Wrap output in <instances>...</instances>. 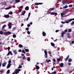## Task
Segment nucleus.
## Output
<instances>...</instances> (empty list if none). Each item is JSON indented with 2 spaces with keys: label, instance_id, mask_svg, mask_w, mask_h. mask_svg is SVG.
Instances as JSON below:
<instances>
[{
  "label": "nucleus",
  "instance_id": "nucleus-1",
  "mask_svg": "<svg viewBox=\"0 0 74 74\" xmlns=\"http://www.w3.org/2000/svg\"><path fill=\"white\" fill-rule=\"evenodd\" d=\"M3 34L5 36H8V35H10V34H11V32H10V31H8L3 33V32L2 31H0V34Z\"/></svg>",
  "mask_w": 74,
  "mask_h": 74
},
{
  "label": "nucleus",
  "instance_id": "nucleus-2",
  "mask_svg": "<svg viewBox=\"0 0 74 74\" xmlns=\"http://www.w3.org/2000/svg\"><path fill=\"white\" fill-rule=\"evenodd\" d=\"M74 21V18L69 19L68 21H66L65 23H69L70 22H71V21Z\"/></svg>",
  "mask_w": 74,
  "mask_h": 74
},
{
  "label": "nucleus",
  "instance_id": "nucleus-3",
  "mask_svg": "<svg viewBox=\"0 0 74 74\" xmlns=\"http://www.w3.org/2000/svg\"><path fill=\"white\" fill-rule=\"evenodd\" d=\"M44 53H45V57L47 58H48V53H47V51L46 50H44Z\"/></svg>",
  "mask_w": 74,
  "mask_h": 74
},
{
  "label": "nucleus",
  "instance_id": "nucleus-4",
  "mask_svg": "<svg viewBox=\"0 0 74 74\" xmlns=\"http://www.w3.org/2000/svg\"><path fill=\"white\" fill-rule=\"evenodd\" d=\"M51 15H54L55 16H56V15H58V13H57L56 12H51Z\"/></svg>",
  "mask_w": 74,
  "mask_h": 74
},
{
  "label": "nucleus",
  "instance_id": "nucleus-5",
  "mask_svg": "<svg viewBox=\"0 0 74 74\" xmlns=\"http://www.w3.org/2000/svg\"><path fill=\"white\" fill-rule=\"evenodd\" d=\"M9 24H8V28L9 29H11V28L12 26H11V25H12V23H8Z\"/></svg>",
  "mask_w": 74,
  "mask_h": 74
},
{
  "label": "nucleus",
  "instance_id": "nucleus-6",
  "mask_svg": "<svg viewBox=\"0 0 74 74\" xmlns=\"http://www.w3.org/2000/svg\"><path fill=\"white\" fill-rule=\"evenodd\" d=\"M65 34V30L64 31V32L62 31L61 33V36L60 37H63L64 35Z\"/></svg>",
  "mask_w": 74,
  "mask_h": 74
},
{
  "label": "nucleus",
  "instance_id": "nucleus-7",
  "mask_svg": "<svg viewBox=\"0 0 74 74\" xmlns=\"http://www.w3.org/2000/svg\"><path fill=\"white\" fill-rule=\"evenodd\" d=\"M30 12H29V13L28 16L27 17V18L26 19H24V21H28V19H29V17H30Z\"/></svg>",
  "mask_w": 74,
  "mask_h": 74
},
{
  "label": "nucleus",
  "instance_id": "nucleus-8",
  "mask_svg": "<svg viewBox=\"0 0 74 74\" xmlns=\"http://www.w3.org/2000/svg\"><path fill=\"white\" fill-rule=\"evenodd\" d=\"M9 55H12V53L11 51H9L8 52L7 56H8Z\"/></svg>",
  "mask_w": 74,
  "mask_h": 74
},
{
  "label": "nucleus",
  "instance_id": "nucleus-9",
  "mask_svg": "<svg viewBox=\"0 0 74 74\" xmlns=\"http://www.w3.org/2000/svg\"><path fill=\"white\" fill-rule=\"evenodd\" d=\"M43 4V3H34V6L35 5H41V4Z\"/></svg>",
  "mask_w": 74,
  "mask_h": 74
},
{
  "label": "nucleus",
  "instance_id": "nucleus-10",
  "mask_svg": "<svg viewBox=\"0 0 74 74\" xmlns=\"http://www.w3.org/2000/svg\"><path fill=\"white\" fill-rule=\"evenodd\" d=\"M4 17L5 18H10V15L8 14H7L6 15H4Z\"/></svg>",
  "mask_w": 74,
  "mask_h": 74
},
{
  "label": "nucleus",
  "instance_id": "nucleus-11",
  "mask_svg": "<svg viewBox=\"0 0 74 74\" xmlns=\"http://www.w3.org/2000/svg\"><path fill=\"white\" fill-rule=\"evenodd\" d=\"M7 64V62H4L2 64V67H5V65Z\"/></svg>",
  "mask_w": 74,
  "mask_h": 74
},
{
  "label": "nucleus",
  "instance_id": "nucleus-12",
  "mask_svg": "<svg viewBox=\"0 0 74 74\" xmlns=\"http://www.w3.org/2000/svg\"><path fill=\"white\" fill-rule=\"evenodd\" d=\"M42 34L43 36H44V37H45V36H46V33H45L44 31H43L42 32Z\"/></svg>",
  "mask_w": 74,
  "mask_h": 74
},
{
  "label": "nucleus",
  "instance_id": "nucleus-13",
  "mask_svg": "<svg viewBox=\"0 0 74 74\" xmlns=\"http://www.w3.org/2000/svg\"><path fill=\"white\" fill-rule=\"evenodd\" d=\"M13 53L14 54H15V55H17V53H18L17 52V51L16 50H14L13 51Z\"/></svg>",
  "mask_w": 74,
  "mask_h": 74
},
{
  "label": "nucleus",
  "instance_id": "nucleus-14",
  "mask_svg": "<svg viewBox=\"0 0 74 74\" xmlns=\"http://www.w3.org/2000/svg\"><path fill=\"white\" fill-rule=\"evenodd\" d=\"M20 71L19 69H17L16 70V72H15V74H18V73H19V71Z\"/></svg>",
  "mask_w": 74,
  "mask_h": 74
},
{
  "label": "nucleus",
  "instance_id": "nucleus-15",
  "mask_svg": "<svg viewBox=\"0 0 74 74\" xmlns=\"http://www.w3.org/2000/svg\"><path fill=\"white\" fill-rule=\"evenodd\" d=\"M64 64L63 63H61L59 64L60 66L61 67H63Z\"/></svg>",
  "mask_w": 74,
  "mask_h": 74
},
{
  "label": "nucleus",
  "instance_id": "nucleus-16",
  "mask_svg": "<svg viewBox=\"0 0 74 74\" xmlns=\"http://www.w3.org/2000/svg\"><path fill=\"white\" fill-rule=\"evenodd\" d=\"M35 66L36 70H38L40 69V67L38 65H35Z\"/></svg>",
  "mask_w": 74,
  "mask_h": 74
},
{
  "label": "nucleus",
  "instance_id": "nucleus-17",
  "mask_svg": "<svg viewBox=\"0 0 74 74\" xmlns=\"http://www.w3.org/2000/svg\"><path fill=\"white\" fill-rule=\"evenodd\" d=\"M70 33L68 34V38H71V36H70Z\"/></svg>",
  "mask_w": 74,
  "mask_h": 74
},
{
  "label": "nucleus",
  "instance_id": "nucleus-18",
  "mask_svg": "<svg viewBox=\"0 0 74 74\" xmlns=\"http://www.w3.org/2000/svg\"><path fill=\"white\" fill-rule=\"evenodd\" d=\"M65 12V11H63L62 13L61 14V17H62L64 15V13Z\"/></svg>",
  "mask_w": 74,
  "mask_h": 74
},
{
  "label": "nucleus",
  "instance_id": "nucleus-19",
  "mask_svg": "<svg viewBox=\"0 0 74 74\" xmlns=\"http://www.w3.org/2000/svg\"><path fill=\"white\" fill-rule=\"evenodd\" d=\"M25 9L26 11H27V10H29V6H27L25 8Z\"/></svg>",
  "mask_w": 74,
  "mask_h": 74
},
{
  "label": "nucleus",
  "instance_id": "nucleus-20",
  "mask_svg": "<svg viewBox=\"0 0 74 74\" xmlns=\"http://www.w3.org/2000/svg\"><path fill=\"white\" fill-rule=\"evenodd\" d=\"M11 66V64H8L7 66V68H10V67Z\"/></svg>",
  "mask_w": 74,
  "mask_h": 74
},
{
  "label": "nucleus",
  "instance_id": "nucleus-21",
  "mask_svg": "<svg viewBox=\"0 0 74 74\" xmlns=\"http://www.w3.org/2000/svg\"><path fill=\"white\" fill-rule=\"evenodd\" d=\"M22 9H19V10H18V12H17V13L19 14V13L21 12V11H22Z\"/></svg>",
  "mask_w": 74,
  "mask_h": 74
},
{
  "label": "nucleus",
  "instance_id": "nucleus-22",
  "mask_svg": "<svg viewBox=\"0 0 74 74\" xmlns=\"http://www.w3.org/2000/svg\"><path fill=\"white\" fill-rule=\"evenodd\" d=\"M51 46H52L53 47H55V44H54V43L52 42H51Z\"/></svg>",
  "mask_w": 74,
  "mask_h": 74
},
{
  "label": "nucleus",
  "instance_id": "nucleus-23",
  "mask_svg": "<svg viewBox=\"0 0 74 74\" xmlns=\"http://www.w3.org/2000/svg\"><path fill=\"white\" fill-rule=\"evenodd\" d=\"M18 47L19 48H23V46L22 45L19 44L18 45Z\"/></svg>",
  "mask_w": 74,
  "mask_h": 74
},
{
  "label": "nucleus",
  "instance_id": "nucleus-24",
  "mask_svg": "<svg viewBox=\"0 0 74 74\" xmlns=\"http://www.w3.org/2000/svg\"><path fill=\"white\" fill-rule=\"evenodd\" d=\"M25 51L26 52H28L29 51V49H25Z\"/></svg>",
  "mask_w": 74,
  "mask_h": 74
},
{
  "label": "nucleus",
  "instance_id": "nucleus-25",
  "mask_svg": "<svg viewBox=\"0 0 74 74\" xmlns=\"http://www.w3.org/2000/svg\"><path fill=\"white\" fill-rule=\"evenodd\" d=\"M46 61L47 63H49V62H51V61L50 60V59H49V60H46Z\"/></svg>",
  "mask_w": 74,
  "mask_h": 74
},
{
  "label": "nucleus",
  "instance_id": "nucleus-26",
  "mask_svg": "<svg viewBox=\"0 0 74 74\" xmlns=\"http://www.w3.org/2000/svg\"><path fill=\"white\" fill-rule=\"evenodd\" d=\"M69 55H68L67 57L65 59V60L66 61H67L68 59H69Z\"/></svg>",
  "mask_w": 74,
  "mask_h": 74
},
{
  "label": "nucleus",
  "instance_id": "nucleus-27",
  "mask_svg": "<svg viewBox=\"0 0 74 74\" xmlns=\"http://www.w3.org/2000/svg\"><path fill=\"white\" fill-rule=\"evenodd\" d=\"M5 27H6V25H3L2 27V29L3 30V29L5 28Z\"/></svg>",
  "mask_w": 74,
  "mask_h": 74
},
{
  "label": "nucleus",
  "instance_id": "nucleus-28",
  "mask_svg": "<svg viewBox=\"0 0 74 74\" xmlns=\"http://www.w3.org/2000/svg\"><path fill=\"white\" fill-rule=\"evenodd\" d=\"M62 4H65V0H62Z\"/></svg>",
  "mask_w": 74,
  "mask_h": 74
},
{
  "label": "nucleus",
  "instance_id": "nucleus-29",
  "mask_svg": "<svg viewBox=\"0 0 74 74\" xmlns=\"http://www.w3.org/2000/svg\"><path fill=\"white\" fill-rule=\"evenodd\" d=\"M11 8V6H9L7 8H5L6 10H9V9H10Z\"/></svg>",
  "mask_w": 74,
  "mask_h": 74
},
{
  "label": "nucleus",
  "instance_id": "nucleus-30",
  "mask_svg": "<svg viewBox=\"0 0 74 74\" xmlns=\"http://www.w3.org/2000/svg\"><path fill=\"white\" fill-rule=\"evenodd\" d=\"M15 2L16 3L20 2V0H15Z\"/></svg>",
  "mask_w": 74,
  "mask_h": 74
},
{
  "label": "nucleus",
  "instance_id": "nucleus-31",
  "mask_svg": "<svg viewBox=\"0 0 74 74\" xmlns=\"http://www.w3.org/2000/svg\"><path fill=\"white\" fill-rule=\"evenodd\" d=\"M68 61L69 62H72V59H69L68 60Z\"/></svg>",
  "mask_w": 74,
  "mask_h": 74
},
{
  "label": "nucleus",
  "instance_id": "nucleus-32",
  "mask_svg": "<svg viewBox=\"0 0 74 74\" xmlns=\"http://www.w3.org/2000/svg\"><path fill=\"white\" fill-rule=\"evenodd\" d=\"M8 64H11V59H9V60L8 61Z\"/></svg>",
  "mask_w": 74,
  "mask_h": 74
},
{
  "label": "nucleus",
  "instance_id": "nucleus-33",
  "mask_svg": "<svg viewBox=\"0 0 74 74\" xmlns=\"http://www.w3.org/2000/svg\"><path fill=\"white\" fill-rule=\"evenodd\" d=\"M69 9H66L65 10V12L66 13V12H68V11H69Z\"/></svg>",
  "mask_w": 74,
  "mask_h": 74
},
{
  "label": "nucleus",
  "instance_id": "nucleus-34",
  "mask_svg": "<svg viewBox=\"0 0 74 74\" xmlns=\"http://www.w3.org/2000/svg\"><path fill=\"white\" fill-rule=\"evenodd\" d=\"M25 13H26V11H24L23 13L22 14V15H25Z\"/></svg>",
  "mask_w": 74,
  "mask_h": 74
},
{
  "label": "nucleus",
  "instance_id": "nucleus-35",
  "mask_svg": "<svg viewBox=\"0 0 74 74\" xmlns=\"http://www.w3.org/2000/svg\"><path fill=\"white\" fill-rule=\"evenodd\" d=\"M10 70H8L7 72V74H8L10 73Z\"/></svg>",
  "mask_w": 74,
  "mask_h": 74
},
{
  "label": "nucleus",
  "instance_id": "nucleus-36",
  "mask_svg": "<svg viewBox=\"0 0 74 74\" xmlns=\"http://www.w3.org/2000/svg\"><path fill=\"white\" fill-rule=\"evenodd\" d=\"M72 31V30H71V29H69L68 30V32H69V33H70V32H71Z\"/></svg>",
  "mask_w": 74,
  "mask_h": 74
},
{
  "label": "nucleus",
  "instance_id": "nucleus-37",
  "mask_svg": "<svg viewBox=\"0 0 74 74\" xmlns=\"http://www.w3.org/2000/svg\"><path fill=\"white\" fill-rule=\"evenodd\" d=\"M61 58H58L57 59V60L58 62H60V60Z\"/></svg>",
  "mask_w": 74,
  "mask_h": 74
},
{
  "label": "nucleus",
  "instance_id": "nucleus-38",
  "mask_svg": "<svg viewBox=\"0 0 74 74\" xmlns=\"http://www.w3.org/2000/svg\"><path fill=\"white\" fill-rule=\"evenodd\" d=\"M6 48L7 49H8V51H10V49L11 48L10 47H8V48Z\"/></svg>",
  "mask_w": 74,
  "mask_h": 74
},
{
  "label": "nucleus",
  "instance_id": "nucleus-39",
  "mask_svg": "<svg viewBox=\"0 0 74 74\" xmlns=\"http://www.w3.org/2000/svg\"><path fill=\"white\" fill-rule=\"evenodd\" d=\"M22 53H24V54H25V53H26L25 51V50H23L22 51Z\"/></svg>",
  "mask_w": 74,
  "mask_h": 74
},
{
  "label": "nucleus",
  "instance_id": "nucleus-40",
  "mask_svg": "<svg viewBox=\"0 0 74 74\" xmlns=\"http://www.w3.org/2000/svg\"><path fill=\"white\" fill-rule=\"evenodd\" d=\"M16 36V35H15L14 34L13 35V38H15Z\"/></svg>",
  "mask_w": 74,
  "mask_h": 74
},
{
  "label": "nucleus",
  "instance_id": "nucleus-41",
  "mask_svg": "<svg viewBox=\"0 0 74 74\" xmlns=\"http://www.w3.org/2000/svg\"><path fill=\"white\" fill-rule=\"evenodd\" d=\"M26 58L25 57V56H24L23 58V60H26Z\"/></svg>",
  "mask_w": 74,
  "mask_h": 74
},
{
  "label": "nucleus",
  "instance_id": "nucleus-42",
  "mask_svg": "<svg viewBox=\"0 0 74 74\" xmlns=\"http://www.w3.org/2000/svg\"><path fill=\"white\" fill-rule=\"evenodd\" d=\"M74 21H73L71 23V25H74Z\"/></svg>",
  "mask_w": 74,
  "mask_h": 74
},
{
  "label": "nucleus",
  "instance_id": "nucleus-43",
  "mask_svg": "<svg viewBox=\"0 0 74 74\" xmlns=\"http://www.w3.org/2000/svg\"><path fill=\"white\" fill-rule=\"evenodd\" d=\"M9 14H10V15H12V12H10L9 13Z\"/></svg>",
  "mask_w": 74,
  "mask_h": 74
},
{
  "label": "nucleus",
  "instance_id": "nucleus-44",
  "mask_svg": "<svg viewBox=\"0 0 74 74\" xmlns=\"http://www.w3.org/2000/svg\"><path fill=\"white\" fill-rule=\"evenodd\" d=\"M30 60V58L28 57L27 58V60L28 61H29Z\"/></svg>",
  "mask_w": 74,
  "mask_h": 74
},
{
  "label": "nucleus",
  "instance_id": "nucleus-45",
  "mask_svg": "<svg viewBox=\"0 0 74 74\" xmlns=\"http://www.w3.org/2000/svg\"><path fill=\"white\" fill-rule=\"evenodd\" d=\"M27 33L28 34H30V32H29V31H27Z\"/></svg>",
  "mask_w": 74,
  "mask_h": 74
},
{
  "label": "nucleus",
  "instance_id": "nucleus-46",
  "mask_svg": "<svg viewBox=\"0 0 74 74\" xmlns=\"http://www.w3.org/2000/svg\"><path fill=\"white\" fill-rule=\"evenodd\" d=\"M22 66H21V65H19V69H21V68H22Z\"/></svg>",
  "mask_w": 74,
  "mask_h": 74
},
{
  "label": "nucleus",
  "instance_id": "nucleus-47",
  "mask_svg": "<svg viewBox=\"0 0 74 74\" xmlns=\"http://www.w3.org/2000/svg\"><path fill=\"white\" fill-rule=\"evenodd\" d=\"M73 7V5H69V7Z\"/></svg>",
  "mask_w": 74,
  "mask_h": 74
},
{
  "label": "nucleus",
  "instance_id": "nucleus-48",
  "mask_svg": "<svg viewBox=\"0 0 74 74\" xmlns=\"http://www.w3.org/2000/svg\"><path fill=\"white\" fill-rule=\"evenodd\" d=\"M50 10H51L52 11H53V10H54V8H50Z\"/></svg>",
  "mask_w": 74,
  "mask_h": 74
},
{
  "label": "nucleus",
  "instance_id": "nucleus-49",
  "mask_svg": "<svg viewBox=\"0 0 74 74\" xmlns=\"http://www.w3.org/2000/svg\"><path fill=\"white\" fill-rule=\"evenodd\" d=\"M56 71L53 72V74H56Z\"/></svg>",
  "mask_w": 74,
  "mask_h": 74
},
{
  "label": "nucleus",
  "instance_id": "nucleus-50",
  "mask_svg": "<svg viewBox=\"0 0 74 74\" xmlns=\"http://www.w3.org/2000/svg\"><path fill=\"white\" fill-rule=\"evenodd\" d=\"M71 64L70 63H68V65L69 66H71Z\"/></svg>",
  "mask_w": 74,
  "mask_h": 74
},
{
  "label": "nucleus",
  "instance_id": "nucleus-51",
  "mask_svg": "<svg viewBox=\"0 0 74 74\" xmlns=\"http://www.w3.org/2000/svg\"><path fill=\"white\" fill-rule=\"evenodd\" d=\"M29 28L28 27L26 28V30H29Z\"/></svg>",
  "mask_w": 74,
  "mask_h": 74
},
{
  "label": "nucleus",
  "instance_id": "nucleus-52",
  "mask_svg": "<svg viewBox=\"0 0 74 74\" xmlns=\"http://www.w3.org/2000/svg\"><path fill=\"white\" fill-rule=\"evenodd\" d=\"M0 73H3L4 72V71L3 70H2L1 71H0Z\"/></svg>",
  "mask_w": 74,
  "mask_h": 74
},
{
  "label": "nucleus",
  "instance_id": "nucleus-53",
  "mask_svg": "<svg viewBox=\"0 0 74 74\" xmlns=\"http://www.w3.org/2000/svg\"><path fill=\"white\" fill-rule=\"evenodd\" d=\"M18 52H22V50H21V49H19L18 50Z\"/></svg>",
  "mask_w": 74,
  "mask_h": 74
},
{
  "label": "nucleus",
  "instance_id": "nucleus-54",
  "mask_svg": "<svg viewBox=\"0 0 74 74\" xmlns=\"http://www.w3.org/2000/svg\"><path fill=\"white\" fill-rule=\"evenodd\" d=\"M73 3V1H71L69 3L67 4H70V3Z\"/></svg>",
  "mask_w": 74,
  "mask_h": 74
},
{
  "label": "nucleus",
  "instance_id": "nucleus-55",
  "mask_svg": "<svg viewBox=\"0 0 74 74\" xmlns=\"http://www.w3.org/2000/svg\"><path fill=\"white\" fill-rule=\"evenodd\" d=\"M68 3V1H65V4H66V3Z\"/></svg>",
  "mask_w": 74,
  "mask_h": 74
},
{
  "label": "nucleus",
  "instance_id": "nucleus-56",
  "mask_svg": "<svg viewBox=\"0 0 74 74\" xmlns=\"http://www.w3.org/2000/svg\"><path fill=\"white\" fill-rule=\"evenodd\" d=\"M23 5H22L20 6L21 8H23Z\"/></svg>",
  "mask_w": 74,
  "mask_h": 74
},
{
  "label": "nucleus",
  "instance_id": "nucleus-57",
  "mask_svg": "<svg viewBox=\"0 0 74 74\" xmlns=\"http://www.w3.org/2000/svg\"><path fill=\"white\" fill-rule=\"evenodd\" d=\"M27 27H29V26H30V25L29 24H27Z\"/></svg>",
  "mask_w": 74,
  "mask_h": 74
},
{
  "label": "nucleus",
  "instance_id": "nucleus-58",
  "mask_svg": "<svg viewBox=\"0 0 74 74\" xmlns=\"http://www.w3.org/2000/svg\"><path fill=\"white\" fill-rule=\"evenodd\" d=\"M2 5H5V3H2Z\"/></svg>",
  "mask_w": 74,
  "mask_h": 74
},
{
  "label": "nucleus",
  "instance_id": "nucleus-59",
  "mask_svg": "<svg viewBox=\"0 0 74 74\" xmlns=\"http://www.w3.org/2000/svg\"><path fill=\"white\" fill-rule=\"evenodd\" d=\"M59 30H56V33H57V32H59Z\"/></svg>",
  "mask_w": 74,
  "mask_h": 74
},
{
  "label": "nucleus",
  "instance_id": "nucleus-60",
  "mask_svg": "<svg viewBox=\"0 0 74 74\" xmlns=\"http://www.w3.org/2000/svg\"><path fill=\"white\" fill-rule=\"evenodd\" d=\"M67 7H68V6H67V5H66L65 6V8H67Z\"/></svg>",
  "mask_w": 74,
  "mask_h": 74
},
{
  "label": "nucleus",
  "instance_id": "nucleus-61",
  "mask_svg": "<svg viewBox=\"0 0 74 74\" xmlns=\"http://www.w3.org/2000/svg\"><path fill=\"white\" fill-rule=\"evenodd\" d=\"M23 26V23H22L21 25V27H22Z\"/></svg>",
  "mask_w": 74,
  "mask_h": 74
},
{
  "label": "nucleus",
  "instance_id": "nucleus-62",
  "mask_svg": "<svg viewBox=\"0 0 74 74\" xmlns=\"http://www.w3.org/2000/svg\"><path fill=\"white\" fill-rule=\"evenodd\" d=\"M53 62H56V60L55 59H53Z\"/></svg>",
  "mask_w": 74,
  "mask_h": 74
},
{
  "label": "nucleus",
  "instance_id": "nucleus-63",
  "mask_svg": "<svg viewBox=\"0 0 74 74\" xmlns=\"http://www.w3.org/2000/svg\"><path fill=\"white\" fill-rule=\"evenodd\" d=\"M58 40V39H56L55 40H54V42H55L56 41H57Z\"/></svg>",
  "mask_w": 74,
  "mask_h": 74
},
{
  "label": "nucleus",
  "instance_id": "nucleus-64",
  "mask_svg": "<svg viewBox=\"0 0 74 74\" xmlns=\"http://www.w3.org/2000/svg\"><path fill=\"white\" fill-rule=\"evenodd\" d=\"M74 40L72 41V42H71V43L72 44H74Z\"/></svg>",
  "mask_w": 74,
  "mask_h": 74
}]
</instances>
